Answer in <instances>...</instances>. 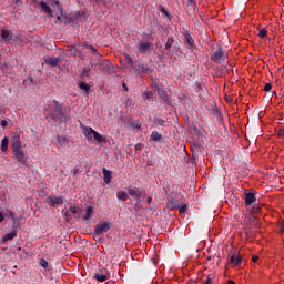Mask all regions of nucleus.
Masks as SVG:
<instances>
[{"label":"nucleus","mask_w":284,"mask_h":284,"mask_svg":"<svg viewBox=\"0 0 284 284\" xmlns=\"http://www.w3.org/2000/svg\"><path fill=\"white\" fill-rule=\"evenodd\" d=\"M186 284H193V283H186Z\"/></svg>","instance_id":"e2e57ef3"},{"label":"nucleus","mask_w":284,"mask_h":284,"mask_svg":"<svg viewBox=\"0 0 284 284\" xmlns=\"http://www.w3.org/2000/svg\"><path fill=\"white\" fill-rule=\"evenodd\" d=\"M99 274H105L108 277H110L108 268H102Z\"/></svg>","instance_id":"ea45409f"},{"label":"nucleus","mask_w":284,"mask_h":284,"mask_svg":"<svg viewBox=\"0 0 284 284\" xmlns=\"http://www.w3.org/2000/svg\"><path fill=\"white\" fill-rule=\"evenodd\" d=\"M122 87L124 88L125 91H128V85L122 84Z\"/></svg>","instance_id":"3c124183"},{"label":"nucleus","mask_w":284,"mask_h":284,"mask_svg":"<svg viewBox=\"0 0 284 284\" xmlns=\"http://www.w3.org/2000/svg\"><path fill=\"white\" fill-rule=\"evenodd\" d=\"M205 284H212V278L210 276L206 278Z\"/></svg>","instance_id":"49530a36"},{"label":"nucleus","mask_w":284,"mask_h":284,"mask_svg":"<svg viewBox=\"0 0 284 284\" xmlns=\"http://www.w3.org/2000/svg\"><path fill=\"white\" fill-rule=\"evenodd\" d=\"M73 20L78 21V22H85L88 21V16L85 14L84 11H75L72 14Z\"/></svg>","instance_id":"f8f14e48"},{"label":"nucleus","mask_w":284,"mask_h":284,"mask_svg":"<svg viewBox=\"0 0 284 284\" xmlns=\"http://www.w3.org/2000/svg\"><path fill=\"white\" fill-rule=\"evenodd\" d=\"M151 38H152V34H151V33H146V34H145V39H146V40H150Z\"/></svg>","instance_id":"09e8293b"},{"label":"nucleus","mask_w":284,"mask_h":284,"mask_svg":"<svg viewBox=\"0 0 284 284\" xmlns=\"http://www.w3.org/2000/svg\"><path fill=\"white\" fill-rule=\"evenodd\" d=\"M151 141L156 143H163V135H161L159 132L153 131L150 135Z\"/></svg>","instance_id":"f3484780"},{"label":"nucleus","mask_w":284,"mask_h":284,"mask_svg":"<svg viewBox=\"0 0 284 284\" xmlns=\"http://www.w3.org/2000/svg\"><path fill=\"white\" fill-rule=\"evenodd\" d=\"M263 91L265 92L272 91V83H266L265 87L263 88Z\"/></svg>","instance_id":"4c0bfd02"},{"label":"nucleus","mask_w":284,"mask_h":284,"mask_svg":"<svg viewBox=\"0 0 284 284\" xmlns=\"http://www.w3.org/2000/svg\"><path fill=\"white\" fill-rule=\"evenodd\" d=\"M190 4L195 6L196 4V0H187Z\"/></svg>","instance_id":"de8ad7c7"},{"label":"nucleus","mask_w":284,"mask_h":284,"mask_svg":"<svg viewBox=\"0 0 284 284\" xmlns=\"http://www.w3.org/2000/svg\"><path fill=\"white\" fill-rule=\"evenodd\" d=\"M142 100L146 101V100H153V92L152 91H145L142 94Z\"/></svg>","instance_id":"473e14b6"},{"label":"nucleus","mask_w":284,"mask_h":284,"mask_svg":"<svg viewBox=\"0 0 284 284\" xmlns=\"http://www.w3.org/2000/svg\"><path fill=\"white\" fill-rule=\"evenodd\" d=\"M282 232H284V225L282 226Z\"/></svg>","instance_id":"4d7b16f0"},{"label":"nucleus","mask_w":284,"mask_h":284,"mask_svg":"<svg viewBox=\"0 0 284 284\" xmlns=\"http://www.w3.org/2000/svg\"><path fill=\"white\" fill-rule=\"evenodd\" d=\"M80 90L81 91H84L85 94H91V85H89L88 83L85 82H80Z\"/></svg>","instance_id":"393cba45"},{"label":"nucleus","mask_w":284,"mask_h":284,"mask_svg":"<svg viewBox=\"0 0 284 284\" xmlns=\"http://www.w3.org/2000/svg\"><path fill=\"white\" fill-rule=\"evenodd\" d=\"M40 6H41V9L44 10L45 13H48L50 17L53 16V10L51 9V7L45 4V2L41 1Z\"/></svg>","instance_id":"b1692460"},{"label":"nucleus","mask_w":284,"mask_h":284,"mask_svg":"<svg viewBox=\"0 0 284 284\" xmlns=\"http://www.w3.org/2000/svg\"><path fill=\"white\" fill-rule=\"evenodd\" d=\"M94 280H97L100 283H104L105 281L110 280V276H108L106 274L97 273L94 274Z\"/></svg>","instance_id":"412c9836"},{"label":"nucleus","mask_w":284,"mask_h":284,"mask_svg":"<svg viewBox=\"0 0 284 284\" xmlns=\"http://www.w3.org/2000/svg\"><path fill=\"white\" fill-rule=\"evenodd\" d=\"M146 204H152V196L146 197Z\"/></svg>","instance_id":"c03bdc74"},{"label":"nucleus","mask_w":284,"mask_h":284,"mask_svg":"<svg viewBox=\"0 0 284 284\" xmlns=\"http://www.w3.org/2000/svg\"><path fill=\"white\" fill-rule=\"evenodd\" d=\"M150 48H152V42H148L145 39L139 40L136 44V49L140 54H145V52H150Z\"/></svg>","instance_id":"423d86ee"},{"label":"nucleus","mask_w":284,"mask_h":284,"mask_svg":"<svg viewBox=\"0 0 284 284\" xmlns=\"http://www.w3.org/2000/svg\"><path fill=\"white\" fill-rule=\"evenodd\" d=\"M82 134H84L85 139L91 141L92 136L98 133L95 130H93L91 126H84L81 124Z\"/></svg>","instance_id":"1a4fd4ad"},{"label":"nucleus","mask_w":284,"mask_h":284,"mask_svg":"<svg viewBox=\"0 0 284 284\" xmlns=\"http://www.w3.org/2000/svg\"><path fill=\"white\" fill-rule=\"evenodd\" d=\"M256 221V217L255 216H253V222H255Z\"/></svg>","instance_id":"6e6d98bb"},{"label":"nucleus","mask_w":284,"mask_h":284,"mask_svg":"<svg viewBox=\"0 0 284 284\" xmlns=\"http://www.w3.org/2000/svg\"><path fill=\"white\" fill-rule=\"evenodd\" d=\"M166 207H168L169 210H176V209L180 207V201H178V200L174 199V197H171V199L169 200V202H166Z\"/></svg>","instance_id":"4468645a"},{"label":"nucleus","mask_w":284,"mask_h":284,"mask_svg":"<svg viewBox=\"0 0 284 284\" xmlns=\"http://www.w3.org/2000/svg\"><path fill=\"white\" fill-rule=\"evenodd\" d=\"M49 108H52L49 112V119L52 120L53 123H65L68 118L63 112V105L59 103L57 100L49 101Z\"/></svg>","instance_id":"f257e3e1"},{"label":"nucleus","mask_w":284,"mask_h":284,"mask_svg":"<svg viewBox=\"0 0 284 284\" xmlns=\"http://www.w3.org/2000/svg\"><path fill=\"white\" fill-rule=\"evenodd\" d=\"M278 134H280V135H284V125H283V129H280Z\"/></svg>","instance_id":"8fccbe9b"},{"label":"nucleus","mask_w":284,"mask_h":284,"mask_svg":"<svg viewBox=\"0 0 284 284\" xmlns=\"http://www.w3.org/2000/svg\"><path fill=\"white\" fill-rule=\"evenodd\" d=\"M44 63L52 68H57L61 64V58L60 57H48L44 59Z\"/></svg>","instance_id":"6e6552de"},{"label":"nucleus","mask_w":284,"mask_h":284,"mask_svg":"<svg viewBox=\"0 0 284 284\" xmlns=\"http://www.w3.org/2000/svg\"><path fill=\"white\" fill-rule=\"evenodd\" d=\"M266 34H267V32H266L265 29H262V30L258 31V38H260V39H265V38H266Z\"/></svg>","instance_id":"f704fd0d"},{"label":"nucleus","mask_w":284,"mask_h":284,"mask_svg":"<svg viewBox=\"0 0 284 284\" xmlns=\"http://www.w3.org/2000/svg\"><path fill=\"white\" fill-rule=\"evenodd\" d=\"M110 229H112V223L101 221L94 225V236H101L108 233Z\"/></svg>","instance_id":"7ed1b4c3"},{"label":"nucleus","mask_w":284,"mask_h":284,"mask_svg":"<svg viewBox=\"0 0 284 284\" xmlns=\"http://www.w3.org/2000/svg\"><path fill=\"white\" fill-rule=\"evenodd\" d=\"M91 216H93V207L89 206L85 209V214L84 216H82V220H84V222L89 221V219H91Z\"/></svg>","instance_id":"5701e85b"},{"label":"nucleus","mask_w":284,"mask_h":284,"mask_svg":"<svg viewBox=\"0 0 284 284\" xmlns=\"http://www.w3.org/2000/svg\"><path fill=\"white\" fill-rule=\"evenodd\" d=\"M58 143H60L61 146H68L69 141L67 138L58 135L57 138Z\"/></svg>","instance_id":"c85d7f7f"},{"label":"nucleus","mask_w":284,"mask_h":284,"mask_svg":"<svg viewBox=\"0 0 284 284\" xmlns=\"http://www.w3.org/2000/svg\"><path fill=\"white\" fill-rule=\"evenodd\" d=\"M151 87H156V84H151Z\"/></svg>","instance_id":"bf43d9fd"},{"label":"nucleus","mask_w":284,"mask_h":284,"mask_svg":"<svg viewBox=\"0 0 284 284\" xmlns=\"http://www.w3.org/2000/svg\"><path fill=\"white\" fill-rule=\"evenodd\" d=\"M242 263V257L240 254H237L236 252L231 255L230 257V264H233L234 266L241 265Z\"/></svg>","instance_id":"2eb2a0df"},{"label":"nucleus","mask_w":284,"mask_h":284,"mask_svg":"<svg viewBox=\"0 0 284 284\" xmlns=\"http://www.w3.org/2000/svg\"><path fill=\"white\" fill-rule=\"evenodd\" d=\"M211 61L222 64L225 61V51L223 48H219L217 51L213 52V55H211Z\"/></svg>","instance_id":"39448f33"},{"label":"nucleus","mask_w":284,"mask_h":284,"mask_svg":"<svg viewBox=\"0 0 284 284\" xmlns=\"http://www.w3.org/2000/svg\"><path fill=\"white\" fill-rule=\"evenodd\" d=\"M130 68L138 74H152L154 71L152 68H149L148 64H143L141 62L131 64Z\"/></svg>","instance_id":"20e7f679"},{"label":"nucleus","mask_w":284,"mask_h":284,"mask_svg":"<svg viewBox=\"0 0 284 284\" xmlns=\"http://www.w3.org/2000/svg\"><path fill=\"white\" fill-rule=\"evenodd\" d=\"M173 44H174V39H173V37H169V39H166L164 49H165V50H170V49L173 48Z\"/></svg>","instance_id":"cd10ccee"},{"label":"nucleus","mask_w":284,"mask_h":284,"mask_svg":"<svg viewBox=\"0 0 284 284\" xmlns=\"http://www.w3.org/2000/svg\"><path fill=\"white\" fill-rule=\"evenodd\" d=\"M273 94H276V91H273Z\"/></svg>","instance_id":"680f3d73"},{"label":"nucleus","mask_w":284,"mask_h":284,"mask_svg":"<svg viewBox=\"0 0 284 284\" xmlns=\"http://www.w3.org/2000/svg\"><path fill=\"white\" fill-rule=\"evenodd\" d=\"M47 201L50 207H59L61 204L64 203L63 196H48Z\"/></svg>","instance_id":"0eeeda50"},{"label":"nucleus","mask_w":284,"mask_h":284,"mask_svg":"<svg viewBox=\"0 0 284 284\" xmlns=\"http://www.w3.org/2000/svg\"><path fill=\"white\" fill-rule=\"evenodd\" d=\"M102 175L104 176V183L110 184V181L112 180V172L108 169H102Z\"/></svg>","instance_id":"a211bd4d"},{"label":"nucleus","mask_w":284,"mask_h":284,"mask_svg":"<svg viewBox=\"0 0 284 284\" xmlns=\"http://www.w3.org/2000/svg\"><path fill=\"white\" fill-rule=\"evenodd\" d=\"M187 211V206L186 205H182L181 207H179V213L184 214Z\"/></svg>","instance_id":"58836bf2"},{"label":"nucleus","mask_w":284,"mask_h":284,"mask_svg":"<svg viewBox=\"0 0 284 284\" xmlns=\"http://www.w3.org/2000/svg\"><path fill=\"white\" fill-rule=\"evenodd\" d=\"M227 284H236V282H234V281H229Z\"/></svg>","instance_id":"864d4df0"},{"label":"nucleus","mask_w":284,"mask_h":284,"mask_svg":"<svg viewBox=\"0 0 284 284\" xmlns=\"http://www.w3.org/2000/svg\"><path fill=\"white\" fill-rule=\"evenodd\" d=\"M8 214H9V219L14 220V217H16L14 212H12V211H8Z\"/></svg>","instance_id":"79ce46f5"},{"label":"nucleus","mask_w":284,"mask_h":284,"mask_svg":"<svg viewBox=\"0 0 284 284\" xmlns=\"http://www.w3.org/2000/svg\"><path fill=\"white\" fill-rule=\"evenodd\" d=\"M125 61H126V64L129 65H134L140 63L139 60L134 61L130 54H125Z\"/></svg>","instance_id":"2f4dec72"},{"label":"nucleus","mask_w":284,"mask_h":284,"mask_svg":"<svg viewBox=\"0 0 284 284\" xmlns=\"http://www.w3.org/2000/svg\"><path fill=\"white\" fill-rule=\"evenodd\" d=\"M8 145H9V140L7 136H4L3 140H1V151L7 152Z\"/></svg>","instance_id":"c756f323"},{"label":"nucleus","mask_w":284,"mask_h":284,"mask_svg":"<svg viewBox=\"0 0 284 284\" xmlns=\"http://www.w3.org/2000/svg\"><path fill=\"white\" fill-rule=\"evenodd\" d=\"M4 221V216H3V213H1L0 211V223Z\"/></svg>","instance_id":"a18cd8bd"},{"label":"nucleus","mask_w":284,"mask_h":284,"mask_svg":"<svg viewBox=\"0 0 284 284\" xmlns=\"http://www.w3.org/2000/svg\"><path fill=\"white\" fill-rule=\"evenodd\" d=\"M1 40H3L4 43H8L12 40L13 33L11 30L3 29L0 31Z\"/></svg>","instance_id":"9d476101"},{"label":"nucleus","mask_w":284,"mask_h":284,"mask_svg":"<svg viewBox=\"0 0 284 284\" xmlns=\"http://www.w3.org/2000/svg\"><path fill=\"white\" fill-rule=\"evenodd\" d=\"M252 261H253V263H257L258 262V256L257 255H253Z\"/></svg>","instance_id":"37998d69"},{"label":"nucleus","mask_w":284,"mask_h":284,"mask_svg":"<svg viewBox=\"0 0 284 284\" xmlns=\"http://www.w3.org/2000/svg\"><path fill=\"white\" fill-rule=\"evenodd\" d=\"M159 12L162 13L164 19H172V14H170L169 10L165 9L163 6H159Z\"/></svg>","instance_id":"4be33fe9"},{"label":"nucleus","mask_w":284,"mask_h":284,"mask_svg":"<svg viewBox=\"0 0 284 284\" xmlns=\"http://www.w3.org/2000/svg\"><path fill=\"white\" fill-rule=\"evenodd\" d=\"M64 216H65V217H69V216H70L69 212H65V213H64Z\"/></svg>","instance_id":"603ef678"},{"label":"nucleus","mask_w":284,"mask_h":284,"mask_svg":"<svg viewBox=\"0 0 284 284\" xmlns=\"http://www.w3.org/2000/svg\"><path fill=\"white\" fill-rule=\"evenodd\" d=\"M151 87H156V84H151Z\"/></svg>","instance_id":"052dcab7"},{"label":"nucleus","mask_w":284,"mask_h":284,"mask_svg":"<svg viewBox=\"0 0 284 284\" xmlns=\"http://www.w3.org/2000/svg\"><path fill=\"white\" fill-rule=\"evenodd\" d=\"M16 236H17V231H12L11 233L4 234L3 242L14 240Z\"/></svg>","instance_id":"bb28decb"},{"label":"nucleus","mask_w":284,"mask_h":284,"mask_svg":"<svg viewBox=\"0 0 284 284\" xmlns=\"http://www.w3.org/2000/svg\"><path fill=\"white\" fill-rule=\"evenodd\" d=\"M69 212L72 213L73 215L80 216L81 214V207L79 206H70Z\"/></svg>","instance_id":"7c9ffc66"},{"label":"nucleus","mask_w":284,"mask_h":284,"mask_svg":"<svg viewBox=\"0 0 284 284\" xmlns=\"http://www.w3.org/2000/svg\"><path fill=\"white\" fill-rule=\"evenodd\" d=\"M185 47L189 50H193L194 48H196V45L194 44V39L192 38V36L190 34H185V40H184Z\"/></svg>","instance_id":"ddd939ff"},{"label":"nucleus","mask_w":284,"mask_h":284,"mask_svg":"<svg viewBox=\"0 0 284 284\" xmlns=\"http://www.w3.org/2000/svg\"><path fill=\"white\" fill-rule=\"evenodd\" d=\"M254 227H256V229L258 227V224L256 222H254Z\"/></svg>","instance_id":"5fc2aeb1"},{"label":"nucleus","mask_w":284,"mask_h":284,"mask_svg":"<svg viewBox=\"0 0 284 284\" xmlns=\"http://www.w3.org/2000/svg\"><path fill=\"white\" fill-rule=\"evenodd\" d=\"M48 265H49L48 261H45L44 258H41V260H40V266H41L42 268H47Z\"/></svg>","instance_id":"c9c22d12"},{"label":"nucleus","mask_w":284,"mask_h":284,"mask_svg":"<svg viewBox=\"0 0 284 284\" xmlns=\"http://www.w3.org/2000/svg\"><path fill=\"white\" fill-rule=\"evenodd\" d=\"M126 192L131 197H135L138 201H140L141 196H143V193H141L140 187H128Z\"/></svg>","instance_id":"9b49d317"},{"label":"nucleus","mask_w":284,"mask_h":284,"mask_svg":"<svg viewBox=\"0 0 284 284\" xmlns=\"http://www.w3.org/2000/svg\"><path fill=\"white\" fill-rule=\"evenodd\" d=\"M0 125H1V128H7L8 126V121L7 120H1L0 121Z\"/></svg>","instance_id":"a19ab883"},{"label":"nucleus","mask_w":284,"mask_h":284,"mask_svg":"<svg viewBox=\"0 0 284 284\" xmlns=\"http://www.w3.org/2000/svg\"><path fill=\"white\" fill-rule=\"evenodd\" d=\"M87 49H89L90 51L97 53V55L100 57V53L97 52L95 47H93L92 44L87 45Z\"/></svg>","instance_id":"e433bc0d"},{"label":"nucleus","mask_w":284,"mask_h":284,"mask_svg":"<svg viewBox=\"0 0 284 284\" xmlns=\"http://www.w3.org/2000/svg\"><path fill=\"white\" fill-rule=\"evenodd\" d=\"M12 152L18 162L22 165H27L28 160L24 156L23 150H21L20 134L17 132L12 135Z\"/></svg>","instance_id":"f03ea898"},{"label":"nucleus","mask_w":284,"mask_h":284,"mask_svg":"<svg viewBox=\"0 0 284 284\" xmlns=\"http://www.w3.org/2000/svg\"><path fill=\"white\" fill-rule=\"evenodd\" d=\"M254 202H256V195L254 193H246L245 194V204L252 205Z\"/></svg>","instance_id":"6ab92c4d"},{"label":"nucleus","mask_w":284,"mask_h":284,"mask_svg":"<svg viewBox=\"0 0 284 284\" xmlns=\"http://www.w3.org/2000/svg\"><path fill=\"white\" fill-rule=\"evenodd\" d=\"M92 139L94 141H97L98 143H106L108 142V139L105 138V135H101L99 132L94 133L92 135Z\"/></svg>","instance_id":"aec40b11"},{"label":"nucleus","mask_w":284,"mask_h":284,"mask_svg":"<svg viewBox=\"0 0 284 284\" xmlns=\"http://www.w3.org/2000/svg\"><path fill=\"white\" fill-rule=\"evenodd\" d=\"M154 123H155L156 125L164 126L165 120H164V119H161V118H156V119H154Z\"/></svg>","instance_id":"72a5a7b5"},{"label":"nucleus","mask_w":284,"mask_h":284,"mask_svg":"<svg viewBox=\"0 0 284 284\" xmlns=\"http://www.w3.org/2000/svg\"><path fill=\"white\" fill-rule=\"evenodd\" d=\"M116 197H118V200L125 202V201H128L129 195H128V193H125V191H118Z\"/></svg>","instance_id":"a878e982"},{"label":"nucleus","mask_w":284,"mask_h":284,"mask_svg":"<svg viewBox=\"0 0 284 284\" xmlns=\"http://www.w3.org/2000/svg\"><path fill=\"white\" fill-rule=\"evenodd\" d=\"M158 95L164 103H170L168 92L164 89L158 88Z\"/></svg>","instance_id":"dca6fc26"},{"label":"nucleus","mask_w":284,"mask_h":284,"mask_svg":"<svg viewBox=\"0 0 284 284\" xmlns=\"http://www.w3.org/2000/svg\"><path fill=\"white\" fill-rule=\"evenodd\" d=\"M57 20L60 21V17H58Z\"/></svg>","instance_id":"13d9d810"}]
</instances>
